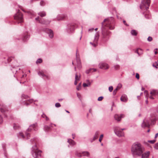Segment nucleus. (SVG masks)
I'll list each match as a JSON object with an SVG mask.
<instances>
[{"instance_id": "nucleus-1", "label": "nucleus", "mask_w": 158, "mask_h": 158, "mask_svg": "<svg viewBox=\"0 0 158 158\" xmlns=\"http://www.w3.org/2000/svg\"><path fill=\"white\" fill-rule=\"evenodd\" d=\"M114 19L112 17L105 19L102 23V34L103 38H105L110 34L109 29L112 30L114 28Z\"/></svg>"}, {"instance_id": "nucleus-2", "label": "nucleus", "mask_w": 158, "mask_h": 158, "mask_svg": "<svg viewBox=\"0 0 158 158\" xmlns=\"http://www.w3.org/2000/svg\"><path fill=\"white\" fill-rule=\"evenodd\" d=\"M150 3V0H142L140 5V8L143 10H145L143 12V14L147 19H150L151 16L148 9L149 8Z\"/></svg>"}, {"instance_id": "nucleus-3", "label": "nucleus", "mask_w": 158, "mask_h": 158, "mask_svg": "<svg viewBox=\"0 0 158 158\" xmlns=\"http://www.w3.org/2000/svg\"><path fill=\"white\" fill-rule=\"evenodd\" d=\"M144 151V148L140 143H135L132 146L131 152L134 156H140Z\"/></svg>"}, {"instance_id": "nucleus-4", "label": "nucleus", "mask_w": 158, "mask_h": 158, "mask_svg": "<svg viewBox=\"0 0 158 158\" xmlns=\"http://www.w3.org/2000/svg\"><path fill=\"white\" fill-rule=\"evenodd\" d=\"M155 116L152 115L150 118H145L142 124V127H149L150 124H153L156 121Z\"/></svg>"}, {"instance_id": "nucleus-5", "label": "nucleus", "mask_w": 158, "mask_h": 158, "mask_svg": "<svg viewBox=\"0 0 158 158\" xmlns=\"http://www.w3.org/2000/svg\"><path fill=\"white\" fill-rule=\"evenodd\" d=\"M23 14L19 10L14 15V19L16 20L18 23H21L23 22Z\"/></svg>"}, {"instance_id": "nucleus-6", "label": "nucleus", "mask_w": 158, "mask_h": 158, "mask_svg": "<svg viewBox=\"0 0 158 158\" xmlns=\"http://www.w3.org/2000/svg\"><path fill=\"white\" fill-rule=\"evenodd\" d=\"M32 151L33 156L35 158H37L41 156V151L38 149L36 145L33 147Z\"/></svg>"}, {"instance_id": "nucleus-7", "label": "nucleus", "mask_w": 158, "mask_h": 158, "mask_svg": "<svg viewBox=\"0 0 158 158\" xmlns=\"http://www.w3.org/2000/svg\"><path fill=\"white\" fill-rule=\"evenodd\" d=\"M125 129H121L118 127H116L114 128V131L116 134L119 137H121L124 135V133L123 131Z\"/></svg>"}, {"instance_id": "nucleus-8", "label": "nucleus", "mask_w": 158, "mask_h": 158, "mask_svg": "<svg viewBox=\"0 0 158 158\" xmlns=\"http://www.w3.org/2000/svg\"><path fill=\"white\" fill-rule=\"evenodd\" d=\"M99 36L98 32H97L95 36L94 39L92 41L90 42V44L93 47H96L98 45V41Z\"/></svg>"}, {"instance_id": "nucleus-9", "label": "nucleus", "mask_w": 158, "mask_h": 158, "mask_svg": "<svg viewBox=\"0 0 158 158\" xmlns=\"http://www.w3.org/2000/svg\"><path fill=\"white\" fill-rule=\"evenodd\" d=\"M150 94L151 95L149 98L151 99H153L155 98H158V90H153L151 91Z\"/></svg>"}, {"instance_id": "nucleus-10", "label": "nucleus", "mask_w": 158, "mask_h": 158, "mask_svg": "<svg viewBox=\"0 0 158 158\" xmlns=\"http://www.w3.org/2000/svg\"><path fill=\"white\" fill-rule=\"evenodd\" d=\"M100 68L103 69H107L109 68V66L108 64L104 62H101L99 64Z\"/></svg>"}, {"instance_id": "nucleus-11", "label": "nucleus", "mask_w": 158, "mask_h": 158, "mask_svg": "<svg viewBox=\"0 0 158 158\" xmlns=\"http://www.w3.org/2000/svg\"><path fill=\"white\" fill-rule=\"evenodd\" d=\"M0 110L2 113H5L8 110L6 106L4 104H0Z\"/></svg>"}, {"instance_id": "nucleus-12", "label": "nucleus", "mask_w": 158, "mask_h": 158, "mask_svg": "<svg viewBox=\"0 0 158 158\" xmlns=\"http://www.w3.org/2000/svg\"><path fill=\"white\" fill-rule=\"evenodd\" d=\"M81 75L80 73H76L75 74V81H74L75 85H76L78 81L80 79Z\"/></svg>"}, {"instance_id": "nucleus-13", "label": "nucleus", "mask_w": 158, "mask_h": 158, "mask_svg": "<svg viewBox=\"0 0 158 158\" xmlns=\"http://www.w3.org/2000/svg\"><path fill=\"white\" fill-rule=\"evenodd\" d=\"M29 37V34L27 32L24 34L23 37L22 38L23 41L25 42L27 41Z\"/></svg>"}, {"instance_id": "nucleus-14", "label": "nucleus", "mask_w": 158, "mask_h": 158, "mask_svg": "<svg viewBox=\"0 0 158 158\" xmlns=\"http://www.w3.org/2000/svg\"><path fill=\"white\" fill-rule=\"evenodd\" d=\"M124 117V115L123 114H115L114 116V118L115 120H117L118 121H120L122 118H123Z\"/></svg>"}, {"instance_id": "nucleus-15", "label": "nucleus", "mask_w": 158, "mask_h": 158, "mask_svg": "<svg viewBox=\"0 0 158 158\" xmlns=\"http://www.w3.org/2000/svg\"><path fill=\"white\" fill-rule=\"evenodd\" d=\"M77 27V25L76 24H73L71 25L69 29L70 32H72Z\"/></svg>"}, {"instance_id": "nucleus-16", "label": "nucleus", "mask_w": 158, "mask_h": 158, "mask_svg": "<svg viewBox=\"0 0 158 158\" xmlns=\"http://www.w3.org/2000/svg\"><path fill=\"white\" fill-rule=\"evenodd\" d=\"M46 32L49 34V37L52 38L53 37V31L51 29H47L46 31Z\"/></svg>"}, {"instance_id": "nucleus-17", "label": "nucleus", "mask_w": 158, "mask_h": 158, "mask_svg": "<svg viewBox=\"0 0 158 158\" xmlns=\"http://www.w3.org/2000/svg\"><path fill=\"white\" fill-rule=\"evenodd\" d=\"M37 127V125L36 124H34L32 125H31L29 127V128L27 130L28 131H30L33 129L34 130H36Z\"/></svg>"}, {"instance_id": "nucleus-18", "label": "nucleus", "mask_w": 158, "mask_h": 158, "mask_svg": "<svg viewBox=\"0 0 158 158\" xmlns=\"http://www.w3.org/2000/svg\"><path fill=\"white\" fill-rule=\"evenodd\" d=\"M120 100L122 102H126L128 100L127 95L125 94L122 95L120 98Z\"/></svg>"}, {"instance_id": "nucleus-19", "label": "nucleus", "mask_w": 158, "mask_h": 158, "mask_svg": "<svg viewBox=\"0 0 158 158\" xmlns=\"http://www.w3.org/2000/svg\"><path fill=\"white\" fill-rule=\"evenodd\" d=\"M149 151H147L143 153L142 155V158H149Z\"/></svg>"}, {"instance_id": "nucleus-20", "label": "nucleus", "mask_w": 158, "mask_h": 158, "mask_svg": "<svg viewBox=\"0 0 158 158\" xmlns=\"http://www.w3.org/2000/svg\"><path fill=\"white\" fill-rule=\"evenodd\" d=\"M122 86V85L121 84H119L118 86H117L116 88L114 90L113 92V94L114 95L116 94L117 92L120 89Z\"/></svg>"}, {"instance_id": "nucleus-21", "label": "nucleus", "mask_w": 158, "mask_h": 158, "mask_svg": "<svg viewBox=\"0 0 158 158\" xmlns=\"http://www.w3.org/2000/svg\"><path fill=\"white\" fill-rule=\"evenodd\" d=\"M38 74L39 75L42 76L44 78L48 79L49 77L48 75H45L43 71H39Z\"/></svg>"}, {"instance_id": "nucleus-22", "label": "nucleus", "mask_w": 158, "mask_h": 158, "mask_svg": "<svg viewBox=\"0 0 158 158\" xmlns=\"http://www.w3.org/2000/svg\"><path fill=\"white\" fill-rule=\"evenodd\" d=\"M35 20L38 21L40 23L44 24H46L44 20L39 17L35 18Z\"/></svg>"}, {"instance_id": "nucleus-23", "label": "nucleus", "mask_w": 158, "mask_h": 158, "mask_svg": "<svg viewBox=\"0 0 158 158\" xmlns=\"http://www.w3.org/2000/svg\"><path fill=\"white\" fill-rule=\"evenodd\" d=\"M135 52L138 54L139 56L141 55L143 52L142 50L140 48H138L135 51Z\"/></svg>"}, {"instance_id": "nucleus-24", "label": "nucleus", "mask_w": 158, "mask_h": 158, "mask_svg": "<svg viewBox=\"0 0 158 158\" xmlns=\"http://www.w3.org/2000/svg\"><path fill=\"white\" fill-rule=\"evenodd\" d=\"M13 128L15 130H17L20 128V126L18 124L14 123L13 124Z\"/></svg>"}, {"instance_id": "nucleus-25", "label": "nucleus", "mask_w": 158, "mask_h": 158, "mask_svg": "<svg viewBox=\"0 0 158 158\" xmlns=\"http://www.w3.org/2000/svg\"><path fill=\"white\" fill-rule=\"evenodd\" d=\"M96 69H89L87 70L86 72V73H91V72L96 71Z\"/></svg>"}, {"instance_id": "nucleus-26", "label": "nucleus", "mask_w": 158, "mask_h": 158, "mask_svg": "<svg viewBox=\"0 0 158 158\" xmlns=\"http://www.w3.org/2000/svg\"><path fill=\"white\" fill-rule=\"evenodd\" d=\"M68 142L70 144L72 145H74L75 144V142L71 139H68Z\"/></svg>"}, {"instance_id": "nucleus-27", "label": "nucleus", "mask_w": 158, "mask_h": 158, "mask_svg": "<svg viewBox=\"0 0 158 158\" xmlns=\"http://www.w3.org/2000/svg\"><path fill=\"white\" fill-rule=\"evenodd\" d=\"M38 15L41 17H43L46 15V13L44 11H42L39 13Z\"/></svg>"}, {"instance_id": "nucleus-28", "label": "nucleus", "mask_w": 158, "mask_h": 158, "mask_svg": "<svg viewBox=\"0 0 158 158\" xmlns=\"http://www.w3.org/2000/svg\"><path fill=\"white\" fill-rule=\"evenodd\" d=\"M66 16L65 15H61L60 17H59L58 18V20H63L65 19L66 18Z\"/></svg>"}, {"instance_id": "nucleus-29", "label": "nucleus", "mask_w": 158, "mask_h": 158, "mask_svg": "<svg viewBox=\"0 0 158 158\" xmlns=\"http://www.w3.org/2000/svg\"><path fill=\"white\" fill-rule=\"evenodd\" d=\"M98 135L99 132H96L95 133V135L94 137L93 141L95 140L98 138Z\"/></svg>"}, {"instance_id": "nucleus-30", "label": "nucleus", "mask_w": 158, "mask_h": 158, "mask_svg": "<svg viewBox=\"0 0 158 158\" xmlns=\"http://www.w3.org/2000/svg\"><path fill=\"white\" fill-rule=\"evenodd\" d=\"M76 60L77 63V65L78 67H80L81 64V61L80 58L77 56V57Z\"/></svg>"}, {"instance_id": "nucleus-31", "label": "nucleus", "mask_w": 158, "mask_h": 158, "mask_svg": "<svg viewBox=\"0 0 158 158\" xmlns=\"http://www.w3.org/2000/svg\"><path fill=\"white\" fill-rule=\"evenodd\" d=\"M131 34L133 35L136 36L137 35L138 33L136 30H132L131 31Z\"/></svg>"}, {"instance_id": "nucleus-32", "label": "nucleus", "mask_w": 158, "mask_h": 158, "mask_svg": "<svg viewBox=\"0 0 158 158\" xmlns=\"http://www.w3.org/2000/svg\"><path fill=\"white\" fill-rule=\"evenodd\" d=\"M82 156H89V153L88 152H82Z\"/></svg>"}, {"instance_id": "nucleus-33", "label": "nucleus", "mask_w": 158, "mask_h": 158, "mask_svg": "<svg viewBox=\"0 0 158 158\" xmlns=\"http://www.w3.org/2000/svg\"><path fill=\"white\" fill-rule=\"evenodd\" d=\"M33 102V99L29 100L27 101L25 103V104L27 105H28L29 104V103H32Z\"/></svg>"}, {"instance_id": "nucleus-34", "label": "nucleus", "mask_w": 158, "mask_h": 158, "mask_svg": "<svg viewBox=\"0 0 158 158\" xmlns=\"http://www.w3.org/2000/svg\"><path fill=\"white\" fill-rule=\"evenodd\" d=\"M44 129L46 131H48L50 129V128L48 126H45L44 127Z\"/></svg>"}, {"instance_id": "nucleus-35", "label": "nucleus", "mask_w": 158, "mask_h": 158, "mask_svg": "<svg viewBox=\"0 0 158 158\" xmlns=\"http://www.w3.org/2000/svg\"><path fill=\"white\" fill-rule=\"evenodd\" d=\"M90 85V83L89 82L87 83H84L83 84V87H85L86 86H89Z\"/></svg>"}, {"instance_id": "nucleus-36", "label": "nucleus", "mask_w": 158, "mask_h": 158, "mask_svg": "<svg viewBox=\"0 0 158 158\" xmlns=\"http://www.w3.org/2000/svg\"><path fill=\"white\" fill-rule=\"evenodd\" d=\"M76 155L79 157H81L82 156V153L77 152Z\"/></svg>"}, {"instance_id": "nucleus-37", "label": "nucleus", "mask_w": 158, "mask_h": 158, "mask_svg": "<svg viewBox=\"0 0 158 158\" xmlns=\"http://www.w3.org/2000/svg\"><path fill=\"white\" fill-rule=\"evenodd\" d=\"M42 62V60L41 58H39L37 60L36 62V63L38 64L39 63H40Z\"/></svg>"}, {"instance_id": "nucleus-38", "label": "nucleus", "mask_w": 158, "mask_h": 158, "mask_svg": "<svg viewBox=\"0 0 158 158\" xmlns=\"http://www.w3.org/2000/svg\"><path fill=\"white\" fill-rule=\"evenodd\" d=\"M144 93L146 97L147 98V99H148V91L147 90H145L144 92Z\"/></svg>"}, {"instance_id": "nucleus-39", "label": "nucleus", "mask_w": 158, "mask_h": 158, "mask_svg": "<svg viewBox=\"0 0 158 158\" xmlns=\"http://www.w3.org/2000/svg\"><path fill=\"white\" fill-rule=\"evenodd\" d=\"M40 4L41 6H43L45 5V2L43 1H41L40 2Z\"/></svg>"}, {"instance_id": "nucleus-40", "label": "nucleus", "mask_w": 158, "mask_h": 158, "mask_svg": "<svg viewBox=\"0 0 158 158\" xmlns=\"http://www.w3.org/2000/svg\"><path fill=\"white\" fill-rule=\"evenodd\" d=\"M156 141V140H148V142L151 144H153Z\"/></svg>"}, {"instance_id": "nucleus-41", "label": "nucleus", "mask_w": 158, "mask_h": 158, "mask_svg": "<svg viewBox=\"0 0 158 158\" xmlns=\"http://www.w3.org/2000/svg\"><path fill=\"white\" fill-rule=\"evenodd\" d=\"M55 106L56 107H60L61 105L59 103H56L55 104Z\"/></svg>"}, {"instance_id": "nucleus-42", "label": "nucleus", "mask_w": 158, "mask_h": 158, "mask_svg": "<svg viewBox=\"0 0 158 158\" xmlns=\"http://www.w3.org/2000/svg\"><path fill=\"white\" fill-rule=\"evenodd\" d=\"M81 83H80L79 84V85H78L77 87V89L78 90H79L80 89H81Z\"/></svg>"}, {"instance_id": "nucleus-43", "label": "nucleus", "mask_w": 158, "mask_h": 158, "mask_svg": "<svg viewBox=\"0 0 158 158\" xmlns=\"http://www.w3.org/2000/svg\"><path fill=\"white\" fill-rule=\"evenodd\" d=\"M103 135H101L100 136V137L99 138V142H101L102 140V139L103 138Z\"/></svg>"}, {"instance_id": "nucleus-44", "label": "nucleus", "mask_w": 158, "mask_h": 158, "mask_svg": "<svg viewBox=\"0 0 158 158\" xmlns=\"http://www.w3.org/2000/svg\"><path fill=\"white\" fill-rule=\"evenodd\" d=\"M114 67L115 69L117 70L119 69V66L118 65H116L114 66Z\"/></svg>"}, {"instance_id": "nucleus-45", "label": "nucleus", "mask_w": 158, "mask_h": 158, "mask_svg": "<svg viewBox=\"0 0 158 158\" xmlns=\"http://www.w3.org/2000/svg\"><path fill=\"white\" fill-rule=\"evenodd\" d=\"M19 135L21 136L22 138H24V136L22 132H20L19 133Z\"/></svg>"}, {"instance_id": "nucleus-46", "label": "nucleus", "mask_w": 158, "mask_h": 158, "mask_svg": "<svg viewBox=\"0 0 158 158\" xmlns=\"http://www.w3.org/2000/svg\"><path fill=\"white\" fill-rule=\"evenodd\" d=\"M152 38L151 37L149 36L148 38V41H151L152 40Z\"/></svg>"}, {"instance_id": "nucleus-47", "label": "nucleus", "mask_w": 158, "mask_h": 158, "mask_svg": "<svg viewBox=\"0 0 158 158\" xmlns=\"http://www.w3.org/2000/svg\"><path fill=\"white\" fill-rule=\"evenodd\" d=\"M109 89L110 92H112L113 89V87L112 86L109 87Z\"/></svg>"}, {"instance_id": "nucleus-48", "label": "nucleus", "mask_w": 158, "mask_h": 158, "mask_svg": "<svg viewBox=\"0 0 158 158\" xmlns=\"http://www.w3.org/2000/svg\"><path fill=\"white\" fill-rule=\"evenodd\" d=\"M103 98V97H100L98 98V101H101L102 100Z\"/></svg>"}, {"instance_id": "nucleus-49", "label": "nucleus", "mask_w": 158, "mask_h": 158, "mask_svg": "<svg viewBox=\"0 0 158 158\" xmlns=\"http://www.w3.org/2000/svg\"><path fill=\"white\" fill-rule=\"evenodd\" d=\"M135 77H136V78H137L138 79H139V74L138 73H136V74Z\"/></svg>"}, {"instance_id": "nucleus-50", "label": "nucleus", "mask_w": 158, "mask_h": 158, "mask_svg": "<svg viewBox=\"0 0 158 158\" xmlns=\"http://www.w3.org/2000/svg\"><path fill=\"white\" fill-rule=\"evenodd\" d=\"M154 148L156 149H158V143L156 144Z\"/></svg>"}, {"instance_id": "nucleus-51", "label": "nucleus", "mask_w": 158, "mask_h": 158, "mask_svg": "<svg viewBox=\"0 0 158 158\" xmlns=\"http://www.w3.org/2000/svg\"><path fill=\"white\" fill-rule=\"evenodd\" d=\"M155 54H156L158 53V49H156L154 50Z\"/></svg>"}, {"instance_id": "nucleus-52", "label": "nucleus", "mask_w": 158, "mask_h": 158, "mask_svg": "<svg viewBox=\"0 0 158 158\" xmlns=\"http://www.w3.org/2000/svg\"><path fill=\"white\" fill-rule=\"evenodd\" d=\"M3 121L2 118L1 117V115H0V123H1Z\"/></svg>"}, {"instance_id": "nucleus-53", "label": "nucleus", "mask_w": 158, "mask_h": 158, "mask_svg": "<svg viewBox=\"0 0 158 158\" xmlns=\"http://www.w3.org/2000/svg\"><path fill=\"white\" fill-rule=\"evenodd\" d=\"M94 30V29L93 28L90 29L89 30V32H91V31H93Z\"/></svg>"}, {"instance_id": "nucleus-54", "label": "nucleus", "mask_w": 158, "mask_h": 158, "mask_svg": "<svg viewBox=\"0 0 158 158\" xmlns=\"http://www.w3.org/2000/svg\"><path fill=\"white\" fill-rule=\"evenodd\" d=\"M12 57H10V58H8V61L9 62H10L11 61V60H12Z\"/></svg>"}, {"instance_id": "nucleus-55", "label": "nucleus", "mask_w": 158, "mask_h": 158, "mask_svg": "<svg viewBox=\"0 0 158 158\" xmlns=\"http://www.w3.org/2000/svg\"><path fill=\"white\" fill-rule=\"evenodd\" d=\"M47 116L44 114H43L42 115V118H45V117H46Z\"/></svg>"}, {"instance_id": "nucleus-56", "label": "nucleus", "mask_w": 158, "mask_h": 158, "mask_svg": "<svg viewBox=\"0 0 158 158\" xmlns=\"http://www.w3.org/2000/svg\"><path fill=\"white\" fill-rule=\"evenodd\" d=\"M158 136V133H157L155 135V139H156L157 137Z\"/></svg>"}, {"instance_id": "nucleus-57", "label": "nucleus", "mask_w": 158, "mask_h": 158, "mask_svg": "<svg viewBox=\"0 0 158 158\" xmlns=\"http://www.w3.org/2000/svg\"><path fill=\"white\" fill-rule=\"evenodd\" d=\"M22 97H24V98H27V97H28L27 96H26V95H22Z\"/></svg>"}, {"instance_id": "nucleus-58", "label": "nucleus", "mask_w": 158, "mask_h": 158, "mask_svg": "<svg viewBox=\"0 0 158 158\" xmlns=\"http://www.w3.org/2000/svg\"><path fill=\"white\" fill-rule=\"evenodd\" d=\"M45 119L46 121H48L49 120V118L47 117V116H46V117H45Z\"/></svg>"}, {"instance_id": "nucleus-59", "label": "nucleus", "mask_w": 158, "mask_h": 158, "mask_svg": "<svg viewBox=\"0 0 158 158\" xmlns=\"http://www.w3.org/2000/svg\"><path fill=\"white\" fill-rule=\"evenodd\" d=\"M77 96L79 98H80V97L81 96V95L79 93H77Z\"/></svg>"}, {"instance_id": "nucleus-60", "label": "nucleus", "mask_w": 158, "mask_h": 158, "mask_svg": "<svg viewBox=\"0 0 158 158\" xmlns=\"http://www.w3.org/2000/svg\"><path fill=\"white\" fill-rule=\"evenodd\" d=\"M123 23L125 25H127V26H128V25H127L126 24V21H125L123 20Z\"/></svg>"}, {"instance_id": "nucleus-61", "label": "nucleus", "mask_w": 158, "mask_h": 158, "mask_svg": "<svg viewBox=\"0 0 158 158\" xmlns=\"http://www.w3.org/2000/svg\"><path fill=\"white\" fill-rule=\"evenodd\" d=\"M26 135H27V138H28V137L29 136V134L28 133H26Z\"/></svg>"}, {"instance_id": "nucleus-62", "label": "nucleus", "mask_w": 158, "mask_h": 158, "mask_svg": "<svg viewBox=\"0 0 158 158\" xmlns=\"http://www.w3.org/2000/svg\"><path fill=\"white\" fill-rule=\"evenodd\" d=\"M26 76H27V75L26 74L23 75V76H22V78H23L24 77H26Z\"/></svg>"}, {"instance_id": "nucleus-63", "label": "nucleus", "mask_w": 158, "mask_h": 158, "mask_svg": "<svg viewBox=\"0 0 158 158\" xmlns=\"http://www.w3.org/2000/svg\"><path fill=\"white\" fill-rule=\"evenodd\" d=\"M27 12L29 14H32V12L30 11H27Z\"/></svg>"}, {"instance_id": "nucleus-64", "label": "nucleus", "mask_w": 158, "mask_h": 158, "mask_svg": "<svg viewBox=\"0 0 158 158\" xmlns=\"http://www.w3.org/2000/svg\"><path fill=\"white\" fill-rule=\"evenodd\" d=\"M81 37H82V35H81V34L80 35V38H79L80 40H81Z\"/></svg>"}]
</instances>
